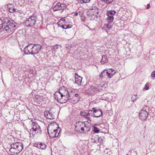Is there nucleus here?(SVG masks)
<instances>
[{
  "instance_id": "1",
  "label": "nucleus",
  "mask_w": 155,
  "mask_h": 155,
  "mask_svg": "<svg viewBox=\"0 0 155 155\" xmlns=\"http://www.w3.org/2000/svg\"><path fill=\"white\" fill-rule=\"evenodd\" d=\"M17 24L12 21H10L7 18L0 19V34L4 35L6 33L12 32L17 26Z\"/></svg>"
},
{
  "instance_id": "2",
  "label": "nucleus",
  "mask_w": 155,
  "mask_h": 155,
  "mask_svg": "<svg viewBox=\"0 0 155 155\" xmlns=\"http://www.w3.org/2000/svg\"><path fill=\"white\" fill-rule=\"evenodd\" d=\"M58 91L63 97L66 99L65 100L67 101L71 100L73 104H75L79 100L80 97L75 90L72 89L68 91L66 88L63 87L60 88Z\"/></svg>"
},
{
  "instance_id": "3",
  "label": "nucleus",
  "mask_w": 155,
  "mask_h": 155,
  "mask_svg": "<svg viewBox=\"0 0 155 155\" xmlns=\"http://www.w3.org/2000/svg\"><path fill=\"white\" fill-rule=\"evenodd\" d=\"M41 48L39 45L30 44L25 47L24 50L25 53L27 54H35L38 53Z\"/></svg>"
},
{
  "instance_id": "4",
  "label": "nucleus",
  "mask_w": 155,
  "mask_h": 155,
  "mask_svg": "<svg viewBox=\"0 0 155 155\" xmlns=\"http://www.w3.org/2000/svg\"><path fill=\"white\" fill-rule=\"evenodd\" d=\"M11 148L9 149L10 153L14 155L18 154L23 150V144L21 142H17L10 145Z\"/></svg>"
},
{
  "instance_id": "5",
  "label": "nucleus",
  "mask_w": 155,
  "mask_h": 155,
  "mask_svg": "<svg viewBox=\"0 0 155 155\" xmlns=\"http://www.w3.org/2000/svg\"><path fill=\"white\" fill-rule=\"evenodd\" d=\"M30 124L31 125L32 127L30 131V135L31 134L33 136L35 134H41V128L37 122H34L31 120L30 122Z\"/></svg>"
},
{
  "instance_id": "6",
  "label": "nucleus",
  "mask_w": 155,
  "mask_h": 155,
  "mask_svg": "<svg viewBox=\"0 0 155 155\" xmlns=\"http://www.w3.org/2000/svg\"><path fill=\"white\" fill-rule=\"evenodd\" d=\"M38 18L35 15L30 16L25 21V25L27 27L34 25L37 20Z\"/></svg>"
},
{
  "instance_id": "7",
  "label": "nucleus",
  "mask_w": 155,
  "mask_h": 155,
  "mask_svg": "<svg viewBox=\"0 0 155 155\" xmlns=\"http://www.w3.org/2000/svg\"><path fill=\"white\" fill-rule=\"evenodd\" d=\"M88 114L90 115V116L98 117L102 115V112L101 110L94 107L88 111Z\"/></svg>"
},
{
  "instance_id": "8",
  "label": "nucleus",
  "mask_w": 155,
  "mask_h": 155,
  "mask_svg": "<svg viewBox=\"0 0 155 155\" xmlns=\"http://www.w3.org/2000/svg\"><path fill=\"white\" fill-rule=\"evenodd\" d=\"M103 87L101 85H97L94 84V85L88 88V93L91 95L94 94H96L98 91H100V90H103Z\"/></svg>"
},
{
  "instance_id": "9",
  "label": "nucleus",
  "mask_w": 155,
  "mask_h": 155,
  "mask_svg": "<svg viewBox=\"0 0 155 155\" xmlns=\"http://www.w3.org/2000/svg\"><path fill=\"white\" fill-rule=\"evenodd\" d=\"M54 98L60 104L65 103L67 102L66 99L61 95L59 91L56 92L54 94Z\"/></svg>"
},
{
  "instance_id": "10",
  "label": "nucleus",
  "mask_w": 155,
  "mask_h": 155,
  "mask_svg": "<svg viewBox=\"0 0 155 155\" xmlns=\"http://www.w3.org/2000/svg\"><path fill=\"white\" fill-rule=\"evenodd\" d=\"M55 109L53 108H51L49 110L46 111L45 112L44 114L45 117L48 119H52L54 118Z\"/></svg>"
},
{
  "instance_id": "11",
  "label": "nucleus",
  "mask_w": 155,
  "mask_h": 155,
  "mask_svg": "<svg viewBox=\"0 0 155 155\" xmlns=\"http://www.w3.org/2000/svg\"><path fill=\"white\" fill-rule=\"evenodd\" d=\"M84 122L78 121L75 124V130L78 132H81V131H84L83 127L84 126Z\"/></svg>"
},
{
  "instance_id": "12",
  "label": "nucleus",
  "mask_w": 155,
  "mask_h": 155,
  "mask_svg": "<svg viewBox=\"0 0 155 155\" xmlns=\"http://www.w3.org/2000/svg\"><path fill=\"white\" fill-rule=\"evenodd\" d=\"M143 108L140 111L139 114V118L142 120L146 119L148 116L147 111L144 110Z\"/></svg>"
},
{
  "instance_id": "13",
  "label": "nucleus",
  "mask_w": 155,
  "mask_h": 155,
  "mask_svg": "<svg viewBox=\"0 0 155 155\" xmlns=\"http://www.w3.org/2000/svg\"><path fill=\"white\" fill-rule=\"evenodd\" d=\"M61 129L59 127L58 129L54 130L53 132L50 133L48 130V133L50 137L53 138L57 137L59 135Z\"/></svg>"
},
{
  "instance_id": "14",
  "label": "nucleus",
  "mask_w": 155,
  "mask_h": 155,
  "mask_svg": "<svg viewBox=\"0 0 155 155\" xmlns=\"http://www.w3.org/2000/svg\"><path fill=\"white\" fill-rule=\"evenodd\" d=\"M68 18L64 17L60 19L59 21L58 22L57 24L58 25H61V24H69L68 22Z\"/></svg>"
},
{
  "instance_id": "15",
  "label": "nucleus",
  "mask_w": 155,
  "mask_h": 155,
  "mask_svg": "<svg viewBox=\"0 0 155 155\" xmlns=\"http://www.w3.org/2000/svg\"><path fill=\"white\" fill-rule=\"evenodd\" d=\"M80 114L82 117L84 118L89 120H90L91 118L90 117V115L88 114V112L87 113L84 111H81Z\"/></svg>"
},
{
  "instance_id": "16",
  "label": "nucleus",
  "mask_w": 155,
  "mask_h": 155,
  "mask_svg": "<svg viewBox=\"0 0 155 155\" xmlns=\"http://www.w3.org/2000/svg\"><path fill=\"white\" fill-rule=\"evenodd\" d=\"M84 123V126L83 127V128L84 129V131H83L84 132H87L90 130V126L91 124L87 121H85Z\"/></svg>"
},
{
  "instance_id": "17",
  "label": "nucleus",
  "mask_w": 155,
  "mask_h": 155,
  "mask_svg": "<svg viewBox=\"0 0 155 155\" xmlns=\"http://www.w3.org/2000/svg\"><path fill=\"white\" fill-rule=\"evenodd\" d=\"M107 71L108 72V78H111L116 73L115 70L112 69V68L108 69Z\"/></svg>"
},
{
  "instance_id": "18",
  "label": "nucleus",
  "mask_w": 155,
  "mask_h": 155,
  "mask_svg": "<svg viewBox=\"0 0 155 155\" xmlns=\"http://www.w3.org/2000/svg\"><path fill=\"white\" fill-rule=\"evenodd\" d=\"M94 8H92L91 9V12H92L91 14H92L93 16L94 17L96 16V17H97V16H98L99 10L97 8L95 7H94Z\"/></svg>"
},
{
  "instance_id": "19",
  "label": "nucleus",
  "mask_w": 155,
  "mask_h": 155,
  "mask_svg": "<svg viewBox=\"0 0 155 155\" xmlns=\"http://www.w3.org/2000/svg\"><path fill=\"white\" fill-rule=\"evenodd\" d=\"M107 70L105 69L103 70L99 75L100 78L102 79L103 78H104L106 77L108 78V73Z\"/></svg>"
},
{
  "instance_id": "20",
  "label": "nucleus",
  "mask_w": 155,
  "mask_h": 155,
  "mask_svg": "<svg viewBox=\"0 0 155 155\" xmlns=\"http://www.w3.org/2000/svg\"><path fill=\"white\" fill-rule=\"evenodd\" d=\"M8 8L9 9V11L10 13H13L16 12V10L14 6L12 4H8Z\"/></svg>"
},
{
  "instance_id": "21",
  "label": "nucleus",
  "mask_w": 155,
  "mask_h": 155,
  "mask_svg": "<svg viewBox=\"0 0 155 155\" xmlns=\"http://www.w3.org/2000/svg\"><path fill=\"white\" fill-rule=\"evenodd\" d=\"M62 25H58L59 27L63 29H67L70 28L72 26L71 24H61Z\"/></svg>"
},
{
  "instance_id": "22",
  "label": "nucleus",
  "mask_w": 155,
  "mask_h": 155,
  "mask_svg": "<svg viewBox=\"0 0 155 155\" xmlns=\"http://www.w3.org/2000/svg\"><path fill=\"white\" fill-rule=\"evenodd\" d=\"M108 61L107 57L106 55L102 56V58L101 61V63L102 64H104L107 63Z\"/></svg>"
},
{
  "instance_id": "23",
  "label": "nucleus",
  "mask_w": 155,
  "mask_h": 155,
  "mask_svg": "<svg viewBox=\"0 0 155 155\" xmlns=\"http://www.w3.org/2000/svg\"><path fill=\"white\" fill-rule=\"evenodd\" d=\"M38 149H43L46 148V145L44 143H39L37 144L36 146Z\"/></svg>"
},
{
  "instance_id": "24",
  "label": "nucleus",
  "mask_w": 155,
  "mask_h": 155,
  "mask_svg": "<svg viewBox=\"0 0 155 155\" xmlns=\"http://www.w3.org/2000/svg\"><path fill=\"white\" fill-rule=\"evenodd\" d=\"M60 3H58L56 5L54 6L53 8V9L54 11H56L58 10H61V7L60 6Z\"/></svg>"
},
{
  "instance_id": "25",
  "label": "nucleus",
  "mask_w": 155,
  "mask_h": 155,
  "mask_svg": "<svg viewBox=\"0 0 155 155\" xmlns=\"http://www.w3.org/2000/svg\"><path fill=\"white\" fill-rule=\"evenodd\" d=\"M82 78L79 76L78 78H75V83L79 85H81V83L82 81Z\"/></svg>"
},
{
  "instance_id": "26",
  "label": "nucleus",
  "mask_w": 155,
  "mask_h": 155,
  "mask_svg": "<svg viewBox=\"0 0 155 155\" xmlns=\"http://www.w3.org/2000/svg\"><path fill=\"white\" fill-rule=\"evenodd\" d=\"M105 27L107 29L106 31L107 32L108 31L110 30L112 28V26L111 25V23H108L107 24L105 25Z\"/></svg>"
},
{
  "instance_id": "27",
  "label": "nucleus",
  "mask_w": 155,
  "mask_h": 155,
  "mask_svg": "<svg viewBox=\"0 0 155 155\" xmlns=\"http://www.w3.org/2000/svg\"><path fill=\"white\" fill-rule=\"evenodd\" d=\"M34 100L35 101L37 102L38 104H40L39 102H41V99L40 97L38 96H36L34 98Z\"/></svg>"
},
{
  "instance_id": "28",
  "label": "nucleus",
  "mask_w": 155,
  "mask_h": 155,
  "mask_svg": "<svg viewBox=\"0 0 155 155\" xmlns=\"http://www.w3.org/2000/svg\"><path fill=\"white\" fill-rule=\"evenodd\" d=\"M78 2L81 4L86 3H89L91 0H78Z\"/></svg>"
},
{
  "instance_id": "29",
  "label": "nucleus",
  "mask_w": 155,
  "mask_h": 155,
  "mask_svg": "<svg viewBox=\"0 0 155 155\" xmlns=\"http://www.w3.org/2000/svg\"><path fill=\"white\" fill-rule=\"evenodd\" d=\"M97 125H95L93 126V131L95 133H98L100 130H99L97 127H96Z\"/></svg>"
},
{
  "instance_id": "30",
  "label": "nucleus",
  "mask_w": 155,
  "mask_h": 155,
  "mask_svg": "<svg viewBox=\"0 0 155 155\" xmlns=\"http://www.w3.org/2000/svg\"><path fill=\"white\" fill-rule=\"evenodd\" d=\"M116 13V12L114 10H110V11H108L107 12L106 14H108L110 15V14L111 15L113 16V15H114Z\"/></svg>"
},
{
  "instance_id": "31",
  "label": "nucleus",
  "mask_w": 155,
  "mask_h": 155,
  "mask_svg": "<svg viewBox=\"0 0 155 155\" xmlns=\"http://www.w3.org/2000/svg\"><path fill=\"white\" fill-rule=\"evenodd\" d=\"M107 4H110L112 3L114 0H101Z\"/></svg>"
},
{
  "instance_id": "32",
  "label": "nucleus",
  "mask_w": 155,
  "mask_h": 155,
  "mask_svg": "<svg viewBox=\"0 0 155 155\" xmlns=\"http://www.w3.org/2000/svg\"><path fill=\"white\" fill-rule=\"evenodd\" d=\"M107 19L108 23H111L114 20V17H107Z\"/></svg>"
},
{
  "instance_id": "33",
  "label": "nucleus",
  "mask_w": 155,
  "mask_h": 155,
  "mask_svg": "<svg viewBox=\"0 0 155 155\" xmlns=\"http://www.w3.org/2000/svg\"><path fill=\"white\" fill-rule=\"evenodd\" d=\"M60 6L61 7V10H62V12H63L64 9L66 8V5L64 4L60 3Z\"/></svg>"
},
{
  "instance_id": "34",
  "label": "nucleus",
  "mask_w": 155,
  "mask_h": 155,
  "mask_svg": "<svg viewBox=\"0 0 155 155\" xmlns=\"http://www.w3.org/2000/svg\"><path fill=\"white\" fill-rule=\"evenodd\" d=\"M149 84L148 83H146L144 87L143 88V90H148L149 89Z\"/></svg>"
},
{
  "instance_id": "35",
  "label": "nucleus",
  "mask_w": 155,
  "mask_h": 155,
  "mask_svg": "<svg viewBox=\"0 0 155 155\" xmlns=\"http://www.w3.org/2000/svg\"><path fill=\"white\" fill-rule=\"evenodd\" d=\"M83 13H81V14H80V12H76L74 14V16H77V15H78L79 14V16H80V17H82V14Z\"/></svg>"
},
{
  "instance_id": "36",
  "label": "nucleus",
  "mask_w": 155,
  "mask_h": 155,
  "mask_svg": "<svg viewBox=\"0 0 155 155\" xmlns=\"http://www.w3.org/2000/svg\"><path fill=\"white\" fill-rule=\"evenodd\" d=\"M136 96H133L131 97V101L133 102H134V101L137 99V97H136Z\"/></svg>"
},
{
  "instance_id": "37",
  "label": "nucleus",
  "mask_w": 155,
  "mask_h": 155,
  "mask_svg": "<svg viewBox=\"0 0 155 155\" xmlns=\"http://www.w3.org/2000/svg\"><path fill=\"white\" fill-rule=\"evenodd\" d=\"M151 76L153 77H155V71L152 72Z\"/></svg>"
},
{
  "instance_id": "38",
  "label": "nucleus",
  "mask_w": 155,
  "mask_h": 155,
  "mask_svg": "<svg viewBox=\"0 0 155 155\" xmlns=\"http://www.w3.org/2000/svg\"><path fill=\"white\" fill-rule=\"evenodd\" d=\"M26 155H34L32 153H29L27 151L25 154Z\"/></svg>"
},
{
  "instance_id": "39",
  "label": "nucleus",
  "mask_w": 155,
  "mask_h": 155,
  "mask_svg": "<svg viewBox=\"0 0 155 155\" xmlns=\"http://www.w3.org/2000/svg\"><path fill=\"white\" fill-rule=\"evenodd\" d=\"M81 20L82 21L84 22V19H85L84 17H82H82H81Z\"/></svg>"
},
{
  "instance_id": "40",
  "label": "nucleus",
  "mask_w": 155,
  "mask_h": 155,
  "mask_svg": "<svg viewBox=\"0 0 155 155\" xmlns=\"http://www.w3.org/2000/svg\"><path fill=\"white\" fill-rule=\"evenodd\" d=\"M107 17H113V16L112 15H111L110 14V15L107 14Z\"/></svg>"
},
{
  "instance_id": "41",
  "label": "nucleus",
  "mask_w": 155,
  "mask_h": 155,
  "mask_svg": "<svg viewBox=\"0 0 155 155\" xmlns=\"http://www.w3.org/2000/svg\"><path fill=\"white\" fill-rule=\"evenodd\" d=\"M149 8H150V4H148L147 5V9H149Z\"/></svg>"
},
{
  "instance_id": "42",
  "label": "nucleus",
  "mask_w": 155,
  "mask_h": 155,
  "mask_svg": "<svg viewBox=\"0 0 155 155\" xmlns=\"http://www.w3.org/2000/svg\"><path fill=\"white\" fill-rule=\"evenodd\" d=\"M134 96H136V97H137V95H134Z\"/></svg>"
},
{
  "instance_id": "43",
  "label": "nucleus",
  "mask_w": 155,
  "mask_h": 155,
  "mask_svg": "<svg viewBox=\"0 0 155 155\" xmlns=\"http://www.w3.org/2000/svg\"><path fill=\"white\" fill-rule=\"evenodd\" d=\"M18 11H19V10L17 11V12H18Z\"/></svg>"
},
{
  "instance_id": "44",
  "label": "nucleus",
  "mask_w": 155,
  "mask_h": 155,
  "mask_svg": "<svg viewBox=\"0 0 155 155\" xmlns=\"http://www.w3.org/2000/svg\"><path fill=\"white\" fill-rule=\"evenodd\" d=\"M1 60V57H0V60Z\"/></svg>"
}]
</instances>
